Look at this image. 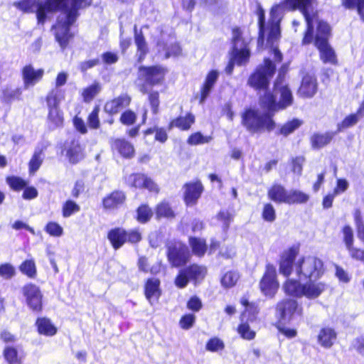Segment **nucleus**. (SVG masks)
Here are the masks:
<instances>
[{
    "label": "nucleus",
    "mask_w": 364,
    "mask_h": 364,
    "mask_svg": "<svg viewBox=\"0 0 364 364\" xmlns=\"http://www.w3.org/2000/svg\"><path fill=\"white\" fill-rule=\"evenodd\" d=\"M312 0H284L272 7L267 27L264 26V11L259 9L257 11L259 35L258 46L263 45L265 33H267V43L273 46L280 36L279 22L282 18V10L301 11L307 24V30L302 40L304 45L309 44L314 40V44L320 53V58L324 63L336 65L337 58L334 50L328 43L330 27L324 21H318L316 15H311L309 9Z\"/></svg>",
    "instance_id": "1"
},
{
    "label": "nucleus",
    "mask_w": 364,
    "mask_h": 364,
    "mask_svg": "<svg viewBox=\"0 0 364 364\" xmlns=\"http://www.w3.org/2000/svg\"><path fill=\"white\" fill-rule=\"evenodd\" d=\"M275 71V66L269 59H265L264 65H259L248 79V85L257 90L264 91L260 97L261 107L268 113L258 110L248 109L242 115V124L252 132L267 129L271 131L274 128V122L270 113L283 109L290 106L293 102L291 90L284 82V75L279 72L274 82L273 93L267 91L269 82Z\"/></svg>",
    "instance_id": "2"
},
{
    "label": "nucleus",
    "mask_w": 364,
    "mask_h": 364,
    "mask_svg": "<svg viewBox=\"0 0 364 364\" xmlns=\"http://www.w3.org/2000/svg\"><path fill=\"white\" fill-rule=\"evenodd\" d=\"M92 0H21L14 5L26 13H35L38 24H44L47 18L60 11L53 28L56 41L61 48L67 46L73 37L70 27L77 19L78 9L89 6Z\"/></svg>",
    "instance_id": "3"
},
{
    "label": "nucleus",
    "mask_w": 364,
    "mask_h": 364,
    "mask_svg": "<svg viewBox=\"0 0 364 364\" xmlns=\"http://www.w3.org/2000/svg\"><path fill=\"white\" fill-rule=\"evenodd\" d=\"M232 34L231 58L225 68L228 74L232 73L235 64L239 66L245 65L248 63L250 57L249 43L251 38L248 33L240 28H234Z\"/></svg>",
    "instance_id": "4"
},
{
    "label": "nucleus",
    "mask_w": 364,
    "mask_h": 364,
    "mask_svg": "<svg viewBox=\"0 0 364 364\" xmlns=\"http://www.w3.org/2000/svg\"><path fill=\"white\" fill-rule=\"evenodd\" d=\"M294 271L299 277L318 279L324 273L323 263L318 257L309 256L295 264Z\"/></svg>",
    "instance_id": "5"
},
{
    "label": "nucleus",
    "mask_w": 364,
    "mask_h": 364,
    "mask_svg": "<svg viewBox=\"0 0 364 364\" xmlns=\"http://www.w3.org/2000/svg\"><path fill=\"white\" fill-rule=\"evenodd\" d=\"M279 287L276 268L273 264H267L265 272L259 282L260 291L265 296L273 298Z\"/></svg>",
    "instance_id": "6"
},
{
    "label": "nucleus",
    "mask_w": 364,
    "mask_h": 364,
    "mask_svg": "<svg viewBox=\"0 0 364 364\" xmlns=\"http://www.w3.org/2000/svg\"><path fill=\"white\" fill-rule=\"evenodd\" d=\"M166 73V70L160 65L141 66L139 68V77L151 86L161 85Z\"/></svg>",
    "instance_id": "7"
},
{
    "label": "nucleus",
    "mask_w": 364,
    "mask_h": 364,
    "mask_svg": "<svg viewBox=\"0 0 364 364\" xmlns=\"http://www.w3.org/2000/svg\"><path fill=\"white\" fill-rule=\"evenodd\" d=\"M21 292L26 299L28 306L33 311L42 310L43 294L40 288L33 284H27L21 289Z\"/></svg>",
    "instance_id": "8"
},
{
    "label": "nucleus",
    "mask_w": 364,
    "mask_h": 364,
    "mask_svg": "<svg viewBox=\"0 0 364 364\" xmlns=\"http://www.w3.org/2000/svg\"><path fill=\"white\" fill-rule=\"evenodd\" d=\"M190 253L188 247L181 243L175 242L169 245L168 248V259L173 267L184 264L189 259Z\"/></svg>",
    "instance_id": "9"
},
{
    "label": "nucleus",
    "mask_w": 364,
    "mask_h": 364,
    "mask_svg": "<svg viewBox=\"0 0 364 364\" xmlns=\"http://www.w3.org/2000/svg\"><path fill=\"white\" fill-rule=\"evenodd\" d=\"M127 181L131 186L138 188H146L151 192L158 193L159 189L155 182L150 178L141 173H133L127 178Z\"/></svg>",
    "instance_id": "10"
},
{
    "label": "nucleus",
    "mask_w": 364,
    "mask_h": 364,
    "mask_svg": "<svg viewBox=\"0 0 364 364\" xmlns=\"http://www.w3.org/2000/svg\"><path fill=\"white\" fill-rule=\"evenodd\" d=\"M44 75L42 68L35 69L31 65H26L22 69V78L25 89L33 87L41 80Z\"/></svg>",
    "instance_id": "11"
},
{
    "label": "nucleus",
    "mask_w": 364,
    "mask_h": 364,
    "mask_svg": "<svg viewBox=\"0 0 364 364\" xmlns=\"http://www.w3.org/2000/svg\"><path fill=\"white\" fill-rule=\"evenodd\" d=\"M126 201V195L122 191H114L102 200V205L106 210H114L122 207Z\"/></svg>",
    "instance_id": "12"
},
{
    "label": "nucleus",
    "mask_w": 364,
    "mask_h": 364,
    "mask_svg": "<svg viewBox=\"0 0 364 364\" xmlns=\"http://www.w3.org/2000/svg\"><path fill=\"white\" fill-rule=\"evenodd\" d=\"M298 250L291 247L285 251L281 258L279 272L285 277H289L293 271V262L298 255Z\"/></svg>",
    "instance_id": "13"
},
{
    "label": "nucleus",
    "mask_w": 364,
    "mask_h": 364,
    "mask_svg": "<svg viewBox=\"0 0 364 364\" xmlns=\"http://www.w3.org/2000/svg\"><path fill=\"white\" fill-rule=\"evenodd\" d=\"M203 190L200 182L187 183L184 186V200L187 205H195Z\"/></svg>",
    "instance_id": "14"
},
{
    "label": "nucleus",
    "mask_w": 364,
    "mask_h": 364,
    "mask_svg": "<svg viewBox=\"0 0 364 364\" xmlns=\"http://www.w3.org/2000/svg\"><path fill=\"white\" fill-rule=\"evenodd\" d=\"M277 310L281 318L284 319L290 317L294 313L301 315L302 311L301 308L299 307L297 301L291 299H284L278 303Z\"/></svg>",
    "instance_id": "15"
},
{
    "label": "nucleus",
    "mask_w": 364,
    "mask_h": 364,
    "mask_svg": "<svg viewBox=\"0 0 364 364\" xmlns=\"http://www.w3.org/2000/svg\"><path fill=\"white\" fill-rule=\"evenodd\" d=\"M327 288V285L321 282L310 281L304 284L302 297L309 299L318 298Z\"/></svg>",
    "instance_id": "16"
},
{
    "label": "nucleus",
    "mask_w": 364,
    "mask_h": 364,
    "mask_svg": "<svg viewBox=\"0 0 364 364\" xmlns=\"http://www.w3.org/2000/svg\"><path fill=\"white\" fill-rule=\"evenodd\" d=\"M317 91V82L314 76L306 75L301 81L298 93L303 97H312Z\"/></svg>",
    "instance_id": "17"
},
{
    "label": "nucleus",
    "mask_w": 364,
    "mask_h": 364,
    "mask_svg": "<svg viewBox=\"0 0 364 364\" xmlns=\"http://www.w3.org/2000/svg\"><path fill=\"white\" fill-rule=\"evenodd\" d=\"M131 101V98L127 95H122L118 97L107 102L105 105V112L110 114H116L120 110L127 107Z\"/></svg>",
    "instance_id": "18"
},
{
    "label": "nucleus",
    "mask_w": 364,
    "mask_h": 364,
    "mask_svg": "<svg viewBox=\"0 0 364 364\" xmlns=\"http://www.w3.org/2000/svg\"><path fill=\"white\" fill-rule=\"evenodd\" d=\"M287 191L283 186L274 183L268 190V198L277 203H286L288 198Z\"/></svg>",
    "instance_id": "19"
},
{
    "label": "nucleus",
    "mask_w": 364,
    "mask_h": 364,
    "mask_svg": "<svg viewBox=\"0 0 364 364\" xmlns=\"http://www.w3.org/2000/svg\"><path fill=\"white\" fill-rule=\"evenodd\" d=\"M160 280L156 278L149 279L145 284V296L151 304L159 299L161 295Z\"/></svg>",
    "instance_id": "20"
},
{
    "label": "nucleus",
    "mask_w": 364,
    "mask_h": 364,
    "mask_svg": "<svg viewBox=\"0 0 364 364\" xmlns=\"http://www.w3.org/2000/svg\"><path fill=\"white\" fill-rule=\"evenodd\" d=\"M336 338L337 333L333 328L324 327L318 334V342L322 347L329 348L333 345Z\"/></svg>",
    "instance_id": "21"
},
{
    "label": "nucleus",
    "mask_w": 364,
    "mask_h": 364,
    "mask_svg": "<svg viewBox=\"0 0 364 364\" xmlns=\"http://www.w3.org/2000/svg\"><path fill=\"white\" fill-rule=\"evenodd\" d=\"M285 294L296 298L302 297L304 284L294 279H287L282 286Z\"/></svg>",
    "instance_id": "22"
},
{
    "label": "nucleus",
    "mask_w": 364,
    "mask_h": 364,
    "mask_svg": "<svg viewBox=\"0 0 364 364\" xmlns=\"http://www.w3.org/2000/svg\"><path fill=\"white\" fill-rule=\"evenodd\" d=\"M108 239L112 247L117 250L127 242V231L121 228L113 229L109 232Z\"/></svg>",
    "instance_id": "23"
},
{
    "label": "nucleus",
    "mask_w": 364,
    "mask_h": 364,
    "mask_svg": "<svg viewBox=\"0 0 364 364\" xmlns=\"http://www.w3.org/2000/svg\"><path fill=\"white\" fill-rule=\"evenodd\" d=\"M219 76V73L216 70H211L205 78V83L201 89V97L200 103L203 104L205 99L209 95L214 84L217 81Z\"/></svg>",
    "instance_id": "24"
},
{
    "label": "nucleus",
    "mask_w": 364,
    "mask_h": 364,
    "mask_svg": "<svg viewBox=\"0 0 364 364\" xmlns=\"http://www.w3.org/2000/svg\"><path fill=\"white\" fill-rule=\"evenodd\" d=\"M113 148L124 158H132L134 156V146L125 139H116L113 143Z\"/></svg>",
    "instance_id": "25"
},
{
    "label": "nucleus",
    "mask_w": 364,
    "mask_h": 364,
    "mask_svg": "<svg viewBox=\"0 0 364 364\" xmlns=\"http://www.w3.org/2000/svg\"><path fill=\"white\" fill-rule=\"evenodd\" d=\"M66 156L73 164L77 163L83 158L82 149L77 141H73L68 146Z\"/></svg>",
    "instance_id": "26"
},
{
    "label": "nucleus",
    "mask_w": 364,
    "mask_h": 364,
    "mask_svg": "<svg viewBox=\"0 0 364 364\" xmlns=\"http://www.w3.org/2000/svg\"><path fill=\"white\" fill-rule=\"evenodd\" d=\"M48 125L50 129L62 127L63 124V113L59 107H48Z\"/></svg>",
    "instance_id": "27"
},
{
    "label": "nucleus",
    "mask_w": 364,
    "mask_h": 364,
    "mask_svg": "<svg viewBox=\"0 0 364 364\" xmlns=\"http://www.w3.org/2000/svg\"><path fill=\"white\" fill-rule=\"evenodd\" d=\"M195 122V117L192 114H188L186 117H179L172 120L168 126L169 129L177 127L181 130H188Z\"/></svg>",
    "instance_id": "28"
},
{
    "label": "nucleus",
    "mask_w": 364,
    "mask_h": 364,
    "mask_svg": "<svg viewBox=\"0 0 364 364\" xmlns=\"http://www.w3.org/2000/svg\"><path fill=\"white\" fill-rule=\"evenodd\" d=\"M36 325L38 327V331L41 334L47 336H54L57 332L56 328L48 318H38V320L36 321Z\"/></svg>",
    "instance_id": "29"
},
{
    "label": "nucleus",
    "mask_w": 364,
    "mask_h": 364,
    "mask_svg": "<svg viewBox=\"0 0 364 364\" xmlns=\"http://www.w3.org/2000/svg\"><path fill=\"white\" fill-rule=\"evenodd\" d=\"M333 136L334 133L333 132H326L324 134H314L311 137V145L314 149L322 148L324 146L329 144Z\"/></svg>",
    "instance_id": "30"
},
{
    "label": "nucleus",
    "mask_w": 364,
    "mask_h": 364,
    "mask_svg": "<svg viewBox=\"0 0 364 364\" xmlns=\"http://www.w3.org/2000/svg\"><path fill=\"white\" fill-rule=\"evenodd\" d=\"M189 244L193 255L199 257L204 256L208 248L205 240L197 237H190Z\"/></svg>",
    "instance_id": "31"
},
{
    "label": "nucleus",
    "mask_w": 364,
    "mask_h": 364,
    "mask_svg": "<svg viewBox=\"0 0 364 364\" xmlns=\"http://www.w3.org/2000/svg\"><path fill=\"white\" fill-rule=\"evenodd\" d=\"M185 270L188 275V278L194 281L202 280L207 273L205 267L198 264H193L185 268Z\"/></svg>",
    "instance_id": "32"
},
{
    "label": "nucleus",
    "mask_w": 364,
    "mask_h": 364,
    "mask_svg": "<svg viewBox=\"0 0 364 364\" xmlns=\"http://www.w3.org/2000/svg\"><path fill=\"white\" fill-rule=\"evenodd\" d=\"M134 41L137 47L139 61H141L148 51L147 45L141 31L138 32L136 26H134Z\"/></svg>",
    "instance_id": "33"
},
{
    "label": "nucleus",
    "mask_w": 364,
    "mask_h": 364,
    "mask_svg": "<svg viewBox=\"0 0 364 364\" xmlns=\"http://www.w3.org/2000/svg\"><path fill=\"white\" fill-rule=\"evenodd\" d=\"M64 99V92L59 88L53 89L46 97L48 107H59V104Z\"/></svg>",
    "instance_id": "34"
},
{
    "label": "nucleus",
    "mask_w": 364,
    "mask_h": 364,
    "mask_svg": "<svg viewBox=\"0 0 364 364\" xmlns=\"http://www.w3.org/2000/svg\"><path fill=\"white\" fill-rule=\"evenodd\" d=\"M309 199V196L301 191L291 189L289 191L287 204L304 203Z\"/></svg>",
    "instance_id": "35"
},
{
    "label": "nucleus",
    "mask_w": 364,
    "mask_h": 364,
    "mask_svg": "<svg viewBox=\"0 0 364 364\" xmlns=\"http://www.w3.org/2000/svg\"><path fill=\"white\" fill-rule=\"evenodd\" d=\"M156 215L158 218H173L175 216L173 210H172L169 204L165 201L160 203L156 206Z\"/></svg>",
    "instance_id": "36"
},
{
    "label": "nucleus",
    "mask_w": 364,
    "mask_h": 364,
    "mask_svg": "<svg viewBox=\"0 0 364 364\" xmlns=\"http://www.w3.org/2000/svg\"><path fill=\"white\" fill-rule=\"evenodd\" d=\"M43 161V152L41 150H36L32 156L29 164V172L34 173L38 170Z\"/></svg>",
    "instance_id": "37"
},
{
    "label": "nucleus",
    "mask_w": 364,
    "mask_h": 364,
    "mask_svg": "<svg viewBox=\"0 0 364 364\" xmlns=\"http://www.w3.org/2000/svg\"><path fill=\"white\" fill-rule=\"evenodd\" d=\"M233 215L228 210H220L215 217L224 231L228 230Z\"/></svg>",
    "instance_id": "38"
},
{
    "label": "nucleus",
    "mask_w": 364,
    "mask_h": 364,
    "mask_svg": "<svg viewBox=\"0 0 364 364\" xmlns=\"http://www.w3.org/2000/svg\"><path fill=\"white\" fill-rule=\"evenodd\" d=\"M20 271L30 278L36 276V267L34 260L27 259L19 266Z\"/></svg>",
    "instance_id": "39"
},
{
    "label": "nucleus",
    "mask_w": 364,
    "mask_h": 364,
    "mask_svg": "<svg viewBox=\"0 0 364 364\" xmlns=\"http://www.w3.org/2000/svg\"><path fill=\"white\" fill-rule=\"evenodd\" d=\"M239 279V274L236 272L229 271L221 278L220 282L223 287L230 288L235 286Z\"/></svg>",
    "instance_id": "40"
},
{
    "label": "nucleus",
    "mask_w": 364,
    "mask_h": 364,
    "mask_svg": "<svg viewBox=\"0 0 364 364\" xmlns=\"http://www.w3.org/2000/svg\"><path fill=\"white\" fill-rule=\"evenodd\" d=\"M101 90V85L98 82H95L90 86L85 88L82 95L85 102L91 101Z\"/></svg>",
    "instance_id": "41"
},
{
    "label": "nucleus",
    "mask_w": 364,
    "mask_h": 364,
    "mask_svg": "<svg viewBox=\"0 0 364 364\" xmlns=\"http://www.w3.org/2000/svg\"><path fill=\"white\" fill-rule=\"evenodd\" d=\"M237 333L245 340L251 341L255 338L256 332L247 323H242L237 327Z\"/></svg>",
    "instance_id": "42"
},
{
    "label": "nucleus",
    "mask_w": 364,
    "mask_h": 364,
    "mask_svg": "<svg viewBox=\"0 0 364 364\" xmlns=\"http://www.w3.org/2000/svg\"><path fill=\"white\" fill-rule=\"evenodd\" d=\"M211 140L210 136H203L200 132H196L188 137L187 142L190 145H198L208 144Z\"/></svg>",
    "instance_id": "43"
},
{
    "label": "nucleus",
    "mask_w": 364,
    "mask_h": 364,
    "mask_svg": "<svg viewBox=\"0 0 364 364\" xmlns=\"http://www.w3.org/2000/svg\"><path fill=\"white\" fill-rule=\"evenodd\" d=\"M342 3L346 8H357L361 19L364 21V0H342Z\"/></svg>",
    "instance_id": "44"
},
{
    "label": "nucleus",
    "mask_w": 364,
    "mask_h": 364,
    "mask_svg": "<svg viewBox=\"0 0 364 364\" xmlns=\"http://www.w3.org/2000/svg\"><path fill=\"white\" fill-rule=\"evenodd\" d=\"M80 208L75 202L68 200L63 205V215L64 218H68L73 214L79 212Z\"/></svg>",
    "instance_id": "45"
},
{
    "label": "nucleus",
    "mask_w": 364,
    "mask_h": 364,
    "mask_svg": "<svg viewBox=\"0 0 364 364\" xmlns=\"http://www.w3.org/2000/svg\"><path fill=\"white\" fill-rule=\"evenodd\" d=\"M360 119L361 117H360L358 113L351 114L347 116L344 118L342 122L338 124V131L354 126Z\"/></svg>",
    "instance_id": "46"
},
{
    "label": "nucleus",
    "mask_w": 364,
    "mask_h": 364,
    "mask_svg": "<svg viewBox=\"0 0 364 364\" xmlns=\"http://www.w3.org/2000/svg\"><path fill=\"white\" fill-rule=\"evenodd\" d=\"M225 344L222 340L215 337L210 338L206 343L205 348L210 352H217L223 350Z\"/></svg>",
    "instance_id": "47"
},
{
    "label": "nucleus",
    "mask_w": 364,
    "mask_h": 364,
    "mask_svg": "<svg viewBox=\"0 0 364 364\" xmlns=\"http://www.w3.org/2000/svg\"><path fill=\"white\" fill-rule=\"evenodd\" d=\"M155 133V139L161 143L167 140L168 136L166 130L163 128L154 127L145 131L144 134L149 135Z\"/></svg>",
    "instance_id": "48"
},
{
    "label": "nucleus",
    "mask_w": 364,
    "mask_h": 364,
    "mask_svg": "<svg viewBox=\"0 0 364 364\" xmlns=\"http://www.w3.org/2000/svg\"><path fill=\"white\" fill-rule=\"evenodd\" d=\"M45 231L53 237H60L63 234V228L55 222H49L45 227Z\"/></svg>",
    "instance_id": "49"
},
{
    "label": "nucleus",
    "mask_w": 364,
    "mask_h": 364,
    "mask_svg": "<svg viewBox=\"0 0 364 364\" xmlns=\"http://www.w3.org/2000/svg\"><path fill=\"white\" fill-rule=\"evenodd\" d=\"M153 215L151 208L146 205L140 206L137 210V220L140 223H146L150 220Z\"/></svg>",
    "instance_id": "50"
},
{
    "label": "nucleus",
    "mask_w": 364,
    "mask_h": 364,
    "mask_svg": "<svg viewBox=\"0 0 364 364\" xmlns=\"http://www.w3.org/2000/svg\"><path fill=\"white\" fill-rule=\"evenodd\" d=\"M16 274L14 267L10 263H4L0 265V277L5 279L12 278Z\"/></svg>",
    "instance_id": "51"
},
{
    "label": "nucleus",
    "mask_w": 364,
    "mask_h": 364,
    "mask_svg": "<svg viewBox=\"0 0 364 364\" xmlns=\"http://www.w3.org/2000/svg\"><path fill=\"white\" fill-rule=\"evenodd\" d=\"M4 356L9 364H16L19 363L17 350L12 347H6L4 350Z\"/></svg>",
    "instance_id": "52"
},
{
    "label": "nucleus",
    "mask_w": 364,
    "mask_h": 364,
    "mask_svg": "<svg viewBox=\"0 0 364 364\" xmlns=\"http://www.w3.org/2000/svg\"><path fill=\"white\" fill-rule=\"evenodd\" d=\"M301 124V122L299 119H293L282 126L280 129V133L287 136L292 133L295 129L299 128Z\"/></svg>",
    "instance_id": "53"
},
{
    "label": "nucleus",
    "mask_w": 364,
    "mask_h": 364,
    "mask_svg": "<svg viewBox=\"0 0 364 364\" xmlns=\"http://www.w3.org/2000/svg\"><path fill=\"white\" fill-rule=\"evenodd\" d=\"M6 181L10 187L15 191H20L26 186V182L19 177H8Z\"/></svg>",
    "instance_id": "54"
},
{
    "label": "nucleus",
    "mask_w": 364,
    "mask_h": 364,
    "mask_svg": "<svg viewBox=\"0 0 364 364\" xmlns=\"http://www.w3.org/2000/svg\"><path fill=\"white\" fill-rule=\"evenodd\" d=\"M262 218L265 221L273 222L276 218V212L271 203H266L262 210Z\"/></svg>",
    "instance_id": "55"
},
{
    "label": "nucleus",
    "mask_w": 364,
    "mask_h": 364,
    "mask_svg": "<svg viewBox=\"0 0 364 364\" xmlns=\"http://www.w3.org/2000/svg\"><path fill=\"white\" fill-rule=\"evenodd\" d=\"M148 99L152 113L154 114H158L160 104L159 92L156 91L151 92Z\"/></svg>",
    "instance_id": "56"
},
{
    "label": "nucleus",
    "mask_w": 364,
    "mask_h": 364,
    "mask_svg": "<svg viewBox=\"0 0 364 364\" xmlns=\"http://www.w3.org/2000/svg\"><path fill=\"white\" fill-rule=\"evenodd\" d=\"M196 322V316L193 314H188L181 317L179 321V325L183 329L191 328Z\"/></svg>",
    "instance_id": "57"
},
{
    "label": "nucleus",
    "mask_w": 364,
    "mask_h": 364,
    "mask_svg": "<svg viewBox=\"0 0 364 364\" xmlns=\"http://www.w3.org/2000/svg\"><path fill=\"white\" fill-rule=\"evenodd\" d=\"M99 112H100V108L98 107H95L88 117V124L91 128L97 129L99 127V125H100V121H99V118H98Z\"/></svg>",
    "instance_id": "58"
},
{
    "label": "nucleus",
    "mask_w": 364,
    "mask_h": 364,
    "mask_svg": "<svg viewBox=\"0 0 364 364\" xmlns=\"http://www.w3.org/2000/svg\"><path fill=\"white\" fill-rule=\"evenodd\" d=\"M189 280L191 279L188 278L185 269H183L179 272L178 275L176 278L175 284L179 288H183L187 285Z\"/></svg>",
    "instance_id": "59"
},
{
    "label": "nucleus",
    "mask_w": 364,
    "mask_h": 364,
    "mask_svg": "<svg viewBox=\"0 0 364 364\" xmlns=\"http://www.w3.org/2000/svg\"><path fill=\"white\" fill-rule=\"evenodd\" d=\"M344 242L346 248L353 245V231L349 225H346L343 229Z\"/></svg>",
    "instance_id": "60"
},
{
    "label": "nucleus",
    "mask_w": 364,
    "mask_h": 364,
    "mask_svg": "<svg viewBox=\"0 0 364 364\" xmlns=\"http://www.w3.org/2000/svg\"><path fill=\"white\" fill-rule=\"evenodd\" d=\"M350 256L356 260L362 261L364 262V250L360 248L355 247L353 245L347 248Z\"/></svg>",
    "instance_id": "61"
},
{
    "label": "nucleus",
    "mask_w": 364,
    "mask_h": 364,
    "mask_svg": "<svg viewBox=\"0 0 364 364\" xmlns=\"http://www.w3.org/2000/svg\"><path fill=\"white\" fill-rule=\"evenodd\" d=\"M349 187V183L346 179L338 178L336 181V186L333 190V193L336 195L346 192Z\"/></svg>",
    "instance_id": "62"
},
{
    "label": "nucleus",
    "mask_w": 364,
    "mask_h": 364,
    "mask_svg": "<svg viewBox=\"0 0 364 364\" xmlns=\"http://www.w3.org/2000/svg\"><path fill=\"white\" fill-rule=\"evenodd\" d=\"M136 120V114L134 112L131 110H127L124 112L121 117L120 121L122 124L129 125L133 124Z\"/></svg>",
    "instance_id": "63"
},
{
    "label": "nucleus",
    "mask_w": 364,
    "mask_h": 364,
    "mask_svg": "<svg viewBox=\"0 0 364 364\" xmlns=\"http://www.w3.org/2000/svg\"><path fill=\"white\" fill-rule=\"evenodd\" d=\"M353 348L358 354L364 357V336H360L354 339L352 343Z\"/></svg>",
    "instance_id": "64"
}]
</instances>
